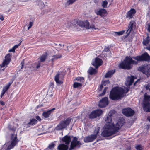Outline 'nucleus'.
Segmentation results:
<instances>
[{
    "mask_svg": "<svg viewBox=\"0 0 150 150\" xmlns=\"http://www.w3.org/2000/svg\"><path fill=\"white\" fill-rule=\"evenodd\" d=\"M113 111H110L105 118L106 123L104 126L101 135L103 137H108L115 134L118 132L120 129L122 125L121 122H118L115 125L111 122L112 116Z\"/></svg>",
    "mask_w": 150,
    "mask_h": 150,
    "instance_id": "obj_1",
    "label": "nucleus"
},
{
    "mask_svg": "<svg viewBox=\"0 0 150 150\" xmlns=\"http://www.w3.org/2000/svg\"><path fill=\"white\" fill-rule=\"evenodd\" d=\"M124 92V90L121 87H114L110 92V98L115 100L120 99L123 97Z\"/></svg>",
    "mask_w": 150,
    "mask_h": 150,
    "instance_id": "obj_2",
    "label": "nucleus"
},
{
    "mask_svg": "<svg viewBox=\"0 0 150 150\" xmlns=\"http://www.w3.org/2000/svg\"><path fill=\"white\" fill-rule=\"evenodd\" d=\"M137 62L133 60L132 59L129 57H127L120 64L119 67L123 69H129L132 68V64H137Z\"/></svg>",
    "mask_w": 150,
    "mask_h": 150,
    "instance_id": "obj_3",
    "label": "nucleus"
},
{
    "mask_svg": "<svg viewBox=\"0 0 150 150\" xmlns=\"http://www.w3.org/2000/svg\"><path fill=\"white\" fill-rule=\"evenodd\" d=\"M8 127L11 131L13 132V134L11 133V144L8 146L6 149V150H10L11 149L13 148L18 143V140L17 139L16 134L14 133L16 129L10 125H8Z\"/></svg>",
    "mask_w": 150,
    "mask_h": 150,
    "instance_id": "obj_4",
    "label": "nucleus"
},
{
    "mask_svg": "<svg viewBox=\"0 0 150 150\" xmlns=\"http://www.w3.org/2000/svg\"><path fill=\"white\" fill-rule=\"evenodd\" d=\"M71 121V119L68 118L65 120L62 121L55 128L57 130H62L69 125Z\"/></svg>",
    "mask_w": 150,
    "mask_h": 150,
    "instance_id": "obj_5",
    "label": "nucleus"
},
{
    "mask_svg": "<svg viewBox=\"0 0 150 150\" xmlns=\"http://www.w3.org/2000/svg\"><path fill=\"white\" fill-rule=\"evenodd\" d=\"M99 128L98 127L97 129L94 131V133L96 134H92L86 137L84 139L85 142L87 143L92 142L96 138L97 135L99 133Z\"/></svg>",
    "mask_w": 150,
    "mask_h": 150,
    "instance_id": "obj_6",
    "label": "nucleus"
},
{
    "mask_svg": "<svg viewBox=\"0 0 150 150\" xmlns=\"http://www.w3.org/2000/svg\"><path fill=\"white\" fill-rule=\"evenodd\" d=\"M122 112L123 115L128 117L133 116L135 112L134 110L129 107L122 109Z\"/></svg>",
    "mask_w": 150,
    "mask_h": 150,
    "instance_id": "obj_7",
    "label": "nucleus"
},
{
    "mask_svg": "<svg viewBox=\"0 0 150 150\" xmlns=\"http://www.w3.org/2000/svg\"><path fill=\"white\" fill-rule=\"evenodd\" d=\"M139 70L147 76H150V65L144 64L139 67Z\"/></svg>",
    "mask_w": 150,
    "mask_h": 150,
    "instance_id": "obj_8",
    "label": "nucleus"
},
{
    "mask_svg": "<svg viewBox=\"0 0 150 150\" xmlns=\"http://www.w3.org/2000/svg\"><path fill=\"white\" fill-rule=\"evenodd\" d=\"M133 58L137 61H149L150 60V57L146 52L144 53L140 56L134 57Z\"/></svg>",
    "mask_w": 150,
    "mask_h": 150,
    "instance_id": "obj_9",
    "label": "nucleus"
},
{
    "mask_svg": "<svg viewBox=\"0 0 150 150\" xmlns=\"http://www.w3.org/2000/svg\"><path fill=\"white\" fill-rule=\"evenodd\" d=\"M103 113L101 110L97 109L93 111L89 115V117L91 119L95 118L99 116Z\"/></svg>",
    "mask_w": 150,
    "mask_h": 150,
    "instance_id": "obj_10",
    "label": "nucleus"
},
{
    "mask_svg": "<svg viewBox=\"0 0 150 150\" xmlns=\"http://www.w3.org/2000/svg\"><path fill=\"white\" fill-rule=\"evenodd\" d=\"M80 144H81L80 142L77 140V139L76 137H75L71 142V146L69 150H73L77 146Z\"/></svg>",
    "mask_w": 150,
    "mask_h": 150,
    "instance_id": "obj_11",
    "label": "nucleus"
},
{
    "mask_svg": "<svg viewBox=\"0 0 150 150\" xmlns=\"http://www.w3.org/2000/svg\"><path fill=\"white\" fill-rule=\"evenodd\" d=\"M103 64L102 59L99 58H96L93 60L92 64L96 68H98Z\"/></svg>",
    "mask_w": 150,
    "mask_h": 150,
    "instance_id": "obj_12",
    "label": "nucleus"
},
{
    "mask_svg": "<svg viewBox=\"0 0 150 150\" xmlns=\"http://www.w3.org/2000/svg\"><path fill=\"white\" fill-rule=\"evenodd\" d=\"M108 99L107 97L103 98L99 102V106L100 108L105 107L108 104Z\"/></svg>",
    "mask_w": 150,
    "mask_h": 150,
    "instance_id": "obj_13",
    "label": "nucleus"
},
{
    "mask_svg": "<svg viewBox=\"0 0 150 150\" xmlns=\"http://www.w3.org/2000/svg\"><path fill=\"white\" fill-rule=\"evenodd\" d=\"M10 57L9 54H8L5 56V60L3 61L2 64L0 65L1 67H7L11 61Z\"/></svg>",
    "mask_w": 150,
    "mask_h": 150,
    "instance_id": "obj_14",
    "label": "nucleus"
},
{
    "mask_svg": "<svg viewBox=\"0 0 150 150\" xmlns=\"http://www.w3.org/2000/svg\"><path fill=\"white\" fill-rule=\"evenodd\" d=\"M143 110L146 112H150V102L144 101L142 105Z\"/></svg>",
    "mask_w": 150,
    "mask_h": 150,
    "instance_id": "obj_15",
    "label": "nucleus"
},
{
    "mask_svg": "<svg viewBox=\"0 0 150 150\" xmlns=\"http://www.w3.org/2000/svg\"><path fill=\"white\" fill-rule=\"evenodd\" d=\"M136 26V23L134 21H131L129 23L128 26V29L126 33H127V35H129L131 31L132 30L133 28L135 27Z\"/></svg>",
    "mask_w": 150,
    "mask_h": 150,
    "instance_id": "obj_16",
    "label": "nucleus"
},
{
    "mask_svg": "<svg viewBox=\"0 0 150 150\" xmlns=\"http://www.w3.org/2000/svg\"><path fill=\"white\" fill-rule=\"evenodd\" d=\"M95 12L98 15L103 16L106 13V11L105 9L101 8L99 10H95Z\"/></svg>",
    "mask_w": 150,
    "mask_h": 150,
    "instance_id": "obj_17",
    "label": "nucleus"
},
{
    "mask_svg": "<svg viewBox=\"0 0 150 150\" xmlns=\"http://www.w3.org/2000/svg\"><path fill=\"white\" fill-rule=\"evenodd\" d=\"M71 138L70 136L66 135L62 139V141L66 144V145H69L71 141Z\"/></svg>",
    "mask_w": 150,
    "mask_h": 150,
    "instance_id": "obj_18",
    "label": "nucleus"
},
{
    "mask_svg": "<svg viewBox=\"0 0 150 150\" xmlns=\"http://www.w3.org/2000/svg\"><path fill=\"white\" fill-rule=\"evenodd\" d=\"M136 12V10L134 8H132L127 12L126 17L131 18Z\"/></svg>",
    "mask_w": 150,
    "mask_h": 150,
    "instance_id": "obj_19",
    "label": "nucleus"
},
{
    "mask_svg": "<svg viewBox=\"0 0 150 150\" xmlns=\"http://www.w3.org/2000/svg\"><path fill=\"white\" fill-rule=\"evenodd\" d=\"M69 146L64 144H61L58 146L57 149L58 150H68Z\"/></svg>",
    "mask_w": 150,
    "mask_h": 150,
    "instance_id": "obj_20",
    "label": "nucleus"
},
{
    "mask_svg": "<svg viewBox=\"0 0 150 150\" xmlns=\"http://www.w3.org/2000/svg\"><path fill=\"white\" fill-rule=\"evenodd\" d=\"M55 110V108H53L47 111L44 112L43 113V115L45 118L48 117Z\"/></svg>",
    "mask_w": 150,
    "mask_h": 150,
    "instance_id": "obj_21",
    "label": "nucleus"
},
{
    "mask_svg": "<svg viewBox=\"0 0 150 150\" xmlns=\"http://www.w3.org/2000/svg\"><path fill=\"white\" fill-rule=\"evenodd\" d=\"M62 55L61 54H57L53 55L51 59V62L53 63L54 62L56 61L58 59L62 57Z\"/></svg>",
    "mask_w": 150,
    "mask_h": 150,
    "instance_id": "obj_22",
    "label": "nucleus"
},
{
    "mask_svg": "<svg viewBox=\"0 0 150 150\" xmlns=\"http://www.w3.org/2000/svg\"><path fill=\"white\" fill-rule=\"evenodd\" d=\"M134 77L133 76L128 77L127 79V83H126V85H127L129 86L132 85L134 82Z\"/></svg>",
    "mask_w": 150,
    "mask_h": 150,
    "instance_id": "obj_23",
    "label": "nucleus"
},
{
    "mask_svg": "<svg viewBox=\"0 0 150 150\" xmlns=\"http://www.w3.org/2000/svg\"><path fill=\"white\" fill-rule=\"evenodd\" d=\"M60 75L59 74H57L55 77V80L57 83L62 84L63 82L61 78Z\"/></svg>",
    "mask_w": 150,
    "mask_h": 150,
    "instance_id": "obj_24",
    "label": "nucleus"
},
{
    "mask_svg": "<svg viewBox=\"0 0 150 150\" xmlns=\"http://www.w3.org/2000/svg\"><path fill=\"white\" fill-rule=\"evenodd\" d=\"M115 72V70H112L109 71L105 75V78H108L110 77L114 74Z\"/></svg>",
    "mask_w": 150,
    "mask_h": 150,
    "instance_id": "obj_25",
    "label": "nucleus"
},
{
    "mask_svg": "<svg viewBox=\"0 0 150 150\" xmlns=\"http://www.w3.org/2000/svg\"><path fill=\"white\" fill-rule=\"evenodd\" d=\"M149 102L150 101V96L147 95L146 93H145L144 95V99L143 103L144 101Z\"/></svg>",
    "mask_w": 150,
    "mask_h": 150,
    "instance_id": "obj_26",
    "label": "nucleus"
},
{
    "mask_svg": "<svg viewBox=\"0 0 150 150\" xmlns=\"http://www.w3.org/2000/svg\"><path fill=\"white\" fill-rule=\"evenodd\" d=\"M83 27H84L87 29L90 28L89 23L87 21H84L83 25Z\"/></svg>",
    "mask_w": 150,
    "mask_h": 150,
    "instance_id": "obj_27",
    "label": "nucleus"
},
{
    "mask_svg": "<svg viewBox=\"0 0 150 150\" xmlns=\"http://www.w3.org/2000/svg\"><path fill=\"white\" fill-rule=\"evenodd\" d=\"M88 72L90 75H92L95 74L96 73V71L94 69L91 67L89 69Z\"/></svg>",
    "mask_w": 150,
    "mask_h": 150,
    "instance_id": "obj_28",
    "label": "nucleus"
},
{
    "mask_svg": "<svg viewBox=\"0 0 150 150\" xmlns=\"http://www.w3.org/2000/svg\"><path fill=\"white\" fill-rule=\"evenodd\" d=\"M150 38L147 37L145 40L144 39V41L142 42L143 44L146 46L148 45L150 42Z\"/></svg>",
    "mask_w": 150,
    "mask_h": 150,
    "instance_id": "obj_29",
    "label": "nucleus"
},
{
    "mask_svg": "<svg viewBox=\"0 0 150 150\" xmlns=\"http://www.w3.org/2000/svg\"><path fill=\"white\" fill-rule=\"evenodd\" d=\"M73 21L75 24L76 23L79 26L83 27L84 21H79L76 22V21L74 20Z\"/></svg>",
    "mask_w": 150,
    "mask_h": 150,
    "instance_id": "obj_30",
    "label": "nucleus"
},
{
    "mask_svg": "<svg viewBox=\"0 0 150 150\" xmlns=\"http://www.w3.org/2000/svg\"><path fill=\"white\" fill-rule=\"evenodd\" d=\"M82 86L81 83L75 82L73 84V87L74 88H78L81 87Z\"/></svg>",
    "mask_w": 150,
    "mask_h": 150,
    "instance_id": "obj_31",
    "label": "nucleus"
},
{
    "mask_svg": "<svg viewBox=\"0 0 150 150\" xmlns=\"http://www.w3.org/2000/svg\"><path fill=\"white\" fill-rule=\"evenodd\" d=\"M46 57V55H42L40 57V60H39V61H40V62H43L45 61Z\"/></svg>",
    "mask_w": 150,
    "mask_h": 150,
    "instance_id": "obj_32",
    "label": "nucleus"
},
{
    "mask_svg": "<svg viewBox=\"0 0 150 150\" xmlns=\"http://www.w3.org/2000/svg\"><path fill=\"white\" fill-rule=\"evenodd\" d=\"M125 32V30H123L122 31H120L118 32H114V35L115 36L117 35H122Z\"/></svg>",
    "mask_w": 150,
    "mask_h": 150,
    "instance_id": "obj_33",
    "label": "nucleus"
},
{
    "mask_svg": "<svg viewBox=\"0 0 150 150\" xmlns=\"http://www.w3.org/2000/svg\"><path fill=\"white\" fill-rule=\"evenodd\" d=\"M55 46L59 50H60L62 49L64 46V45L61 44H55Z\"/></svg>",
    "mask_w": 150,
    "mask_h": 150,
    "instance_id": "obj_34",
    "label": "nucleus"
},
{
    "mask_svg": "<svg viewBox=\"0 0 150 150\" xmlns=\"http://www.w3.org/2000/svg\"><path fill=\"white\" fill-rule=\"evenodd\" d=\"M37 122V121L35 119H33L30 120V122L28 123L29 125H33Z\"/></svg>",
    "mask_w": 150,
    "mask_h": 150,
    "instance_id": "obj_35",
    "label": "nucleus"
},
{
    "mask_svg": "<svg viewBox=\"0 0 150 150\" xmlns=\"http://www.w3.org/2000/svg\"><path fill=\"white\" fill-rule=\"evenodd\" d=\"M76 0H68L67 1L66 4V5L69 6L75 2Z\"/></svg>",
    "mask_w": 150,
    "mask_h": 150,
    "instance_id": "obj_36",
    "label": "nucleus"
},
{
    "mask_svg": "<svg viewBox=\"0 0 150 150\" xmlns=\"http://www.w3.org/2000/svg\"><path fill=\"white\" fill-rule=\"evenodd\" d=\"M11 83H9L6 86L4 87L2 91H4V92L5 93L6 92L7 90L9 88V87L10 86Z\"/></svg>",
    "mask_w": 150,
    "mask_h": 150,
    "instance_id": "obj_37",
    "label": "nucleus"
},
{
    "mask_svg": "<svg viewBox=\"0 0 150 150\" xmlns=\"http://www.w3.org/2000/svg\"><path fill=\"white\" fill-rule=\"evenodd\" d=\"M75 24V23L74 24H73V23H71L70 21H69L67 22V23H65V25L67 27H69L71 25H74Z\"/></svg>",
    "mask_w": 150,
    "mask_h": 150,
    "instance_id": "obj_38",
    "label": "nucleus"
},
{
    "mask_svg": "<svg viewBox=\"0 0 150 150\" xmlns=\"http://www.w3.org/2000/svg\"><path fill=\"white\" fill-rule=\"evenodd\" d=\"M108 4V2L107 1L105 0L103 1L102 3V7L104 8H106Z\"/></svg>",
    "mask_w": 150,
    "mask_h": 150,
    "instance_id": "obj_39",
    "label": "nucleus"
},
{
    "mask_svg": "<svg viewBox=\"0 0 150 150\" xmlns=\"http://www.w3.org/2000/svg\"><path fill=\"white\" fill-rule=\"evenodd\" d=\"M76 80L78 81H80L81 82H83L84 78L83 77H78L76 79Z\"/></svg>",
    "mask_w": 150,
    "mask_h": 150,
    "instance_id": "obj_40",
    "label": "nucleus"
},
{
    "mask_svg": "<svg viewBox=\"0 0 150 150\" xmlns=\"http://www.w3.org/2000/svg\"><path fill=\"white\" fill-rule=\"evenodd\" d=\"M137 149L138 150H143V147L141 145H138L136 147Z\"/></svg>",
    "mask_w": 150,
    "mask_h": 150,
    "instance_id": "obj_41",
    "label": "nucleus"
},
{
    "mask_svg": "<svg viewBox=\"0 0 150 150\" xmlns=\"http://www.w3.org/2000/svg\"><path fill=\"white\" fill-rule=\"evenodd\" d=\"M54 144L52 143L48 146V148L50 149H52L54 148Z\"/></svg>",
    "mask_w": 150,
    "mask_h": 150,
    "instance_id": "obj_42",
    "label": "nucleus"
},
{
    "mask_svg": "<svg viewBox=\"0 0 150 150\" xmlns=\"http://www.w3.org/2000/svg\"><path fill=\"white\" fill-rule=\"evenodd\" d=\"M110 83L109 80H106L104 81L102 83L103 85L104 86H105L106 84H109Z\"/></svg>",
    "mask_w": 150,
    "mask_h": 150,
    "instance_id": "obj_43",
    "label": "nucleus"
},
{
    "mask_svg": "<svg viewBox=\"0 0 150 150\" xmlns=\"http://www.w3.org/2000/svg\"><path fill=\"white\" fill-rule=\"evenodd\" d=\"M33 25V23L32 22H30L29 24L28 25V30H29L30 28Z\"/></svg>",
    "mask_w": 150,
    "mask_h": 150,
    "instance_id": "obj_44",
    "label": "nucleus"
},
{
    "mask_svg": "<svg viewBox=\"0 0 150 150\" xmlns=\"http://www.w3.org/2000/svg\"><path fill=\"white\" fill-rule=\"evenodd\" d=\"M108 88V87H106L104 89L102 93L100 94V96H103L106 93V91L107 89Z\"/></svg>",
    "mask_w": 150,
    "mask_h": 150,
    "instance_id": "obj_45",
    "label": "nucleus"
},
{
    "mask_svg": "<svg viewBox=\"0 0 150 150\" xmlns=\"http://www.w3.org/2000/svg\"><path fill=\"white\" fill-rule=\"evenodd\" d=\"M146 27L148 31L150 33V23L146 25Z\"/></svg>",
    "mask_w": 150,
    "mask_h": 150,
    "instance_id": "obj_46",
    "label": "nucleus"
},
{
    "mask_svg": "<svg viewBox=\"0 0 150 150\" xmlns=\"http://www.w3.org/2000/svg\"><path fill=\"white\" fill-rule=\"evenodd\" d=\"M72 48L71 46H67V50L65 49V50L69 51L71 50Z\"/></svg>",
    "mask_w": 150,
    "mask_h": 150,
    "instance_id": "obj_47",
    "label": "nucleus"
},
{
    "mask_svg": "<svg viewBox=\"0 0 150 150\" xmlns=\"http://www.w3.org/2000/svg\"><path fill=\"white\" fill-rule=\"evenodd\" d=\"M40 61H38V63H37L36 68L37 69L39 68L40 66Z\"/></svg>",
    "mask_w": 150,
    "mask_h": 150,
    "instance_id": "obj_48",
    "label": "nucleus"
},
{
    "mask_svg": "<svg viewBox=\"0 0 150 150\" xmlns=\"http://www.w3.org/2000/svg\"><path fill=\"white\" fill-rule=\"evenodd\" d=\"M21 42H20L18 44L15 45L13 47L14 48V49H15V50L16 49V48H18V47H19V45H20V44H21Z\"/></svg>",
    "mask_w": 150,
    "mask_h": 150,
    "instance_id": "obj_49",
    "label": "nucleus"
},
{
    "mask_svg": "<svg viewBox=\"0 0 150 150\" xmlns=\"http://www.w3.org/2000/svg\"><path fill=\"white\" fill-rule=\"evenodd\" d=\"M146 90H149L150 91V84L148 85L146 87Z\"/></svg>",
    "mask_w": 150,
    "mask_h": 150,
    "instance_id": "obj_50",
    "label": "nucleus"
},
{
    "mask_svg": "<svg viewBox=\"0 0 150 150\" xmlns=\"http://www.w3.org/2000/svg\"><path fill=\"white\" fill-rule=\"evenodd\" d=\"M9 52H15V50L14 49V48H13V47L12 49H10L9 50Z\"/></svg>",
    "mask_w": 150,
    "mask_h": 150,
    "instance_id": "obj_51",
    "label": "nucleus"
},
{
    "mask_svg": "<svg viewBox=\"0 0 150 150\" xmlns=\"http://www.w3.org/2000/svg\"><path fill=\"white\" fill-rule=\"evenodd\" d=\"M90 28H91V29L93 30L96 29V28H95V26L93 25H91L90 26Z\"/></svg>",
    "mask_w": 150,
    "mask_h": 150,
    "instance_id": "obj_52",
    "label": "nucleus"
},
{
    "mask_svg": "<svg viewBox=\"0 0 150 150\" xmlns=\"http://www.w3.org/2000/svg\"><path fill=\"white\" fill-rule=\"evenodd\" d=\"M36 118L37 120H38L39 121H40L41 120L40 117L39 116H37L36 117Z\"/></svg>",
    "mask_w": 150,
    "mask_h": 150,
    "instance_id": "obj_53",
    "label": "nucleus"
},
{
    "mask_svg": "<svg viewBox=\"0 0 150 150\" xmlns=\"http://www.w3.org/2000/svg\"><path fill=\"white\" fill-rule=\"evenodd\" d=\"M21 65H22V66H21V69H22L23 68V65L24 64V61H22L21 62Z\"/></svg>",
    "mask_w": 150,
    "mask_h": 150,
    "instance_id": "obj_54",
    "label": "nucleus"
},
{
    "mask_svg": "<svg viewBox=\"0 0 150 150\" xmlns=\"http://www.w3.org/2000/svg\"><path fill=\"white\" fill-rule=\"evenodd\" d=\"M5 93L4 92V91H2L1 94V98L2 97V96H3Z\"/></svg>",
    "mask_w": 150,
    "mask_h": 150,
    "instance_id": "obj_55",
    "label": "nucleus"
},
{
    "mask_svg": "<svg viewBox=\"0 0 150 150\" xmlns=\"http://www.w3.org/2000/svg\"><path fill=\"white\" fill-rule=\"evenodd\" d=\"M0 19L1 21H3L4 20V17L2 15L0 16Z\"/></svg>",
    "mask_w": 150,
    "mask_h": 150,
    "instance_id": "obj_56",
    "label": "nucleus"
},
{
    "mask_svg": "<svg viewBox=\"0 0 150 150\" xmlns=\"http://www.w3.org/2000/svg\"><path fill=\"white\" fill-rule=\"evenodd\" d=\"M0 104L2 105H5V103L3 101H1Z\"/></svg>",
    "mask_w": 150,
    "mask_h": 150,
    "instance_id": "obj_57",
    "label": "nucleus"
},
{
    "mask_svg": "<svg viewBox=\"0 0 150 150\" xmlns=\"http://www.w3.org/2000/svg\"><path fill=\"white\" fill-rule=\"evenodd\" d=\"M103 83H102V84H101L100 86V90H101L102 89V88L103 87Z\"/></svg>",
    "mask_w": 150,
    "mask_h": 150,
    "instance_id": "obj_58",
    "label": "nucleus"
},
{
    "mask_svg": "<svg viewBox=\"0 0 150 150\" xmlns=\"http://www.w3.org/2000/svg\"><path fill=\"white\" fill-rule=\"evenodd\" d=\"M139 80L138 79L137 81H136L135 82V83H134V86L136 85V83L139 81Z\"/></svg>",
    "mask_w": 150,
    "mask_h": 150,
    "instance_id": "obj_59",
    "label": "nucleus"
},
{
    "mask_svg": "<svg viewBox=\"0 0 150 150\" xmlns=\"http://www.w3.org/2000/svg\"><path fill=\"white\" fill-rule=\"evenodd\" d=\"M148 120L150 122V116H148L147 118Z\"/></svg>",
    "mask_w": 150,
    "mask_h": 150,
    "instance_id": "obj_60",
    "label": "nucleus"
},
{
    "mask_svg": "<svg viewBox=\"0 0 150 150\" xmlns=\"http://www.w3.org/2000/svg\"><path fill=\"white\" fill-rule=\"evenodd\" d=\"M45 11H47L46 13H47L49 11H50V9H46L45 10Z\"/></svg>",
    "mask_w": 150,
    "mask_h": 150,
    "instance_id": "obj_61",
    "label": "nucleus"
},
{
    "mask_svg": "<svg viewBox=\"0 0 150 150\" xmlns=\"http://www.w3.org/2000/svg\"><path fill=\"white\" fill-rule=\"evenodd\" d=\"M146 48L147 49H148V50H150V45H149V47H147Z\"/></svg>",
    "mask_w": 150,
    "mask_h": 150,
    "instance_id": "obj_62",
    "label": "nucleus"
},
{
    "mask_svg": "<svg viewBox=\"0 0 150 150\" xmlns=\"http://www.w3.org/2000/svg\"><path fill=\"white\" fill-rule=\"evenodd\" d=\"M94 2L95 3L98 2V1H97L96 0H94Z\"/></svg>",
    "mask_w": 150,
    "mask_h": 150,
    "instance_id": "obj_63",
    "label": "nucleus"
},
{
    "mask_svg": "<svg viewBox=\"0 0 150 150\" xmlns=\"http://www.w3.org/2000/svg\"><path fill=\"white\" fill-rule=\"evenodd\" d=\"M45 150H49V149L46 148Z\"/></svg>",
    "mask_w": 150,
    "mask_h": 150,
    "instance_id": "obj_64",
    "label": "nucleus"
}]
</instances>
